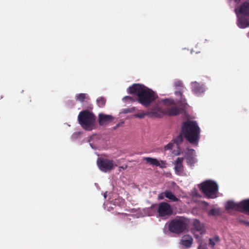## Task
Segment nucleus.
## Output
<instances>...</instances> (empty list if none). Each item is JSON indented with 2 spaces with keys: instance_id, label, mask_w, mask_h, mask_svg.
Here are the masks:
<instances>
[{
  "instance_id": "nucleus-21",
  "label": "nucleus",
  "mask_w": 249,
  "mask_h": 249,
  "mask_svg": "<svg viewBox=\"0 0 249 249\" xmlns=\"http://www.w3.org/2000/svg\"><path fill=\"white\" fill-rule=\"evenodd\" d=\"M165 197L173 202H177L179 199L177 198L170 191L166 190L165 191Z\"/></svg>"
},
{
  "instance_id": "nucleus-34",
  "label": "nucleus",
  "mask_w": 249,
  "mask_h": 249,
  "mask_svg": "<svg viewBox=\"0 0 249 249\" xmlns=\"http://www.w3.org/2000/svg\"><path fill=\"white\" fill-rule=\"evenodd\" d=\"M189 153L191 154L192 155L195 153V150L194 149H191L189 150Z\"/></svg>"
},
{
  "instance_id": "nucleus-27",
  "label": "nucleus",
  "mask_w": 249,
  "mask_h": 249,
  "mask_svg": "<svg viewBox=\"0 0 249 249\" xmlns=\"http://www.w3.org/2000/svg\"><path fill=\"white\" fill-rule=\"evenodd\" d=\"M187 162L188 163H190L191 164H194L195 163V159L193 157H189L187 158Z\"/></svg>"
},
{
  "instance_id": "nucleus-26",
  "label": "nucleus",
  "mask_w": 249,
  "mask_h": 249,
  "mask_svg": "<svg viewBox=\"0 0 249 249\" xmlns=\"http://www.w3.org/2000/svg\"><path fill=\"white\" fill-rule=\"evenodd\" d=\"M160 103H162L164 105H172L174 104L173 100L166 99L160 101Z\"/></svg>"
},
{
  "instance_id": "nucleus-6",
  "label": "nucleus",
  "mask_w": 249,
  "mask_h": 249,
  "mask_svg": "<svg viewBox=\"0 0 249 249\" xmlns=\"http://www.w3.org/2000/svg\"><path fill=\"white\" fill-rule=\"evenodd\" d=\"M156 113L158 114L157 118H160L164 115L174 116L180 113L179 108L176 106L160 107L159 105L156 106Z\"/></svg>"
},
{
  "instance_id": "nucleus-1",
  "label": "nucleus",
  "mask_w": 249,
  "mask_h": 249,
  "mask_svg": "<svg viewBox=\"0 0 249 249\" xmlns=\"http://www.w3.org/2000/svg\"><path fill=\"white\" fill-rule=\"evenodd\" d=\"M127 92L136 95L138 102L145 107H148L157 98V95L152 89L139 84L129 87Z\"/></svg>"
},
{
  "instance_id": "nucleus-29",
  "label": "nucleus",
  "mask_w": 249,
  "mask_h": 249,
  "mask_svg": "<svg viewBox=\"0 0 249 249\" xmlns=\"http://www.w3.org/2000/svg\"><path fill=\"white\" fill-rule=\"evenodd\" d=\"M164 197H165V192H162L159 195L158 199L159 200L163 199Z\"/></svg>"
},
{
  "instance_id": "nucleus-3",
  "label": "nucleus",
  "mask_w": 249,
  "mask_h": 249,
  "mask_svg": "<svg viewBox=\"0 0 249 249\" xmlns=\"http://www.w3.org/2000/svg\"><path fill=\"white\" fill-rule=\"evenodd\" d=\"M96 116L88 110L81 111L78 116L79 124L86 130L90 131L93 129L95 123Z\"/></svg>"
},
{
  "instance_id": "nucleus-2",
  "label": "nucleus",
  "mask_w": 249,
  "mask_h": 249,
  "mask_svg": "<svg viewBox=\"0 0 249 249\" xmlns=\"http://www.w3.org/2000/svg\"><path fill=\"white\" fill-rule=\"evenodd\" d=\"M181 132L190 143L196 145L198 144L200 130L196 122L187 121L184 122L181 126Z\"/></svg>"
},
{
  "instance_id": "nucleus-31",
  "label": "nucleus",
  "mask_w": 249,
  "mask_h": 249,
  "mask_svg": "<svg viewBox=\"0 0 249 249\" xmlns=\"http://www.w3.org/2000/svg\"><path fill=\"white\" fill-rule=\"evenodd\" d=\"M135 110L134 107L127 108L124 110V113L132 112Z\"/></svg>"
},
{
  "instance_id": "nucleus-19",
  "label": "nucleus",
  "mask_w": 249,
  "mask_h": 249,
  "mask_svg": "<svg viewBox=\"0 0 249 249\" xmlns=\"http://www.w3.org/2000/svg\"><path fill=\"white\" fill-rule=\"evenodd\" d=\"M239 206L241 208V212L249 213V199H245L240 201Z\"/></svg>"
},
{
  "instance_id": "nucleus-10",
  "label": "nucleus",
  "mask_w": 249,
  "mask_h": 249,
  "mask_svg": "<svg viewBox=\"0 0 249 249\" xmlns=\"http://www.w3.org/2000/svg\"><path fill=\"white\" fill-rule=\"evenodd\" d=\"M158 114L156 113V106L150 108L147 112H144L143 111H142L140 113H136L134 115V117L135 118H143L145 116H148L150 117H155L157 118V116H158Z\"/></svg>"
},
{
  "instance_id": "nucleus-30",
  "label": "nucleus",
  "mask_w": 249,
  "mask_h": 249,
  "mask_svg": "<svg viewBox=\"0 0 249 249\" xmlns=\"http://www.w3.org/2000/svg\"><path fill=\"white\" fill-rule=\"evenodd\" d=\"M215 244V242L214 241V239L213 238L209 239V245L212 247H213Z\"/></svg>"
},
{
  "instance_id": "nucleus-15",
  "label": "nucleus",
  "mask_w": 249,
  "mask_h": 249,
  "mask_svg": "<svg viewBox=\"0 0 249 249\" xmlns=\"http://www.w3.org/2000/svg\"><path fill=\"white\" fill-rule=\"evenodd\" d=\"M183 158L178 157L175 163V170L177 174L179 175L182 173L183 170V166L182 162Z\"/></svg>"
},
{
  "instance_id": "nucleus-13",
  "label": "nucleus",
  "mask_w": 249,
  "mask_h": 249,
  "mask_svg": "<svg viewBox=\"0 0 249 249\" xmlns=\"http://www.w3.org/2000/svg\"><path fill=\"white\" fill-rule=\"evenodd\" d=\"M113 119L114 117L110 115L104 114H99V124L100 125H105L111 122Z\"/></svg>"
},
{
  "instance_id": "nucleus-25",
  "label": "nucleus",
  "mask_w": 249,
  "mask_h": 249,
  "mask_svg": "<svg viewBox=\"0 0 249 249\" xmlns=\"http://www.w3.org/2000/svg\"><path fill=\"white\" fill-rule=\"evenodd\" d=\"M97 103L100 107H103L106 103V100L104 97H101L97 99Z\"/></svg>"
},
{
  "instance_id": "nucleus-18",
  "label": "nucleus",
  "mask_w": 249,
  "mask_h": 249,
  "mask_svg": "<svg viewBox=\"0 0 249 249\" xmlns=\"http://www.w3.org/2000/svg\"><path fill=\"white\" fill-rule=\"evenodd\" d=\"M193 238L189 235H184L182 236L181 243L182 245L186 248H190L193 243Z\"/></svg>"
},
{
  "instance_id": "nucleus-9",
  "label": "nucleus",
  "mask_w": 249,
  "mask_h": 249,
  "mask_svg": "<svg viewBox=\"0 0 249 249\" xmlns=\"http://www.w3.org/2000/svg\"><path fill=\"white\" fill-rule=\"evenodd\" d=\"M174 85L176 89L175 94L176 96L179 97V103L183 105H186V100L182 94L184 89H186L184 87L183 83L181 81L178 80L174 82Z\"/></svg>"
},
{
  "instance_id": "nucleus-28",
  "label": "nucleus",
  "mask_w": 249,
  "mask_h": 249,
  "mask_svg": "<svg viewBox=\"0 0 249 249\" xmlns=\"http://www.w3.org/2000/svg\"><path fill=\"white\" fill-rule=\"evenodd\" d=\"M174 144L172 143H169L164 146L165 150H171L173 148Z\"/></svg>"
},
{
  "instance_id": "nucleus-35",
  "label": "nucleus",
  "mask_w": 249,
  "mask_h": 249,
  "mask_svg": "<svg viewBox=\"0 0 249 249\" xmlns=\"http://www.w3.org/2000/svg\"><path fill=\"white\" fill-rule=\"evenodd\" d=\"M234 1L236 3L239 2L241 0H234Z\"/></svg>"
},
{
  "instance_id": "nucleus-32",
  "label": "nucleus",
  "mask_w": 249,
  "mask_h": 249,
  "mask_svg": "<svg viewBox=\"0 0 249 249\" xmlns=\"http://www.w3.org/2000/svg\"><path fill=\"white\" fill-rule=\"evenodd\" d=\"M123 99L125 100H130V101H134V99H133V98L132 97L129 96H125L123 98Z\"/></svg>"
},
{
  "instance_id": "nucleus-16",
  "label": "nucleus",
  "mask_w": 249,
  "mask_h": 249,
  "mask_svg": "<svg viewBox=\"0 0 249 249\" xmlns=\"http://www.w3.org/2000/svg\"><path fill=\"white\" fill-rule=\"evenodd\" d=\"M242 16L239 17L237 25L240 28H246L249 27V17Z\"/></svg>"
},
{
  "instance_id": "nucleus-11",
  "label": "nucleus",
  "mask_w": 249,
  "mask_h": 249,
  "mask_svg": "<svg viewBox=\"0 0 249 249\" xmlns=\"http://www.w3.org/2000/svg\"><path fill=\"white\" fill-rule=\"evenodd\" d=\"M192 89L193 92L197 96L200 95L205 91L204 86L196 82L192 83Z\"/></svg>"
},
{
  "instance_id": "nucleus-17",
  "label": "nucleus",
  "mask_w": 249,
  "mask_h": 249,
  "mask_svg": "<svg viewBox=\"0 0 249 249\" xmlns=\"http://www.w3.org/2000/svg\"><path fill=\"white\" fill-rule=\"evenodd\" d=\"M240 202L238 203H235L234 201L229 200L227 202L225 205V209L227 210H235L241 212V208L240 207Z\"/></svg>"
},
{
  "instance_id": "nucleus-37",
  "label": "nucleus",
  "mask_w": 249,
  "mask_h": 249,
  "mask_svg": "<svg viewBox=\"0 0 249 249\" xmlns=\"http://www.w3.org/2000/svg\"><path fill=\"white\" fill-rule=\"evenodd\" d=\"M104 196H105V197L106 198V195H104Z\"/></svg>"
},
{
  "instance_id": "nucleus-36",
  "label": "nucleus",
  "mask_w": 249,
  "mask_h": 249,
  "mask_svg": "<svg viewBox=\"0 0 249 249\" xmlns=\"http://www.w3.org/2000/svg\"><path fill=\"white\" fill-rule=\"evenodd\" d=\"M248 36L249 37V32L248 34Z\"/></svg>"
},
{
  "instance_id": "nucleus-7",
  "label": "nucleus",
  "mask_w": 249,
  "mask_h": 249,
  "mask_svg": "<svg viewBox=\"0 0 249 249\" xmlns=\"http://www.w3.org/2000/svg\"><path fill=\"white\" fill-rule=\"evenodd\" d=\"M97 164L99 169L105 173L110 172L117 166L113 160L104 158H98Z\"/></svg>"
},
{
  "instance_id": "nucleus-12",
  "label": "nucleus",
  "mask_w": 249,
  "mask_h": 249,
  "mask_svg": "<svg viewBox=\"0 0 249 249\" xmlns=\"http://www.w3.org/2000/svg\"><path fill=\"white\" fill-rule=\"evenodd\" d=\"M236 14H240L243 16L249 17V2L245 1L240 6Z\"/></svg>"
},
{
  "instance_id": "nucleus-14",
  "label": "nucleus",
  "mask_w": 249,
  "mask_h": 249,
  "mask_svg": "<svg viewBox=\"0 0 249 249\" xmlns=\"http://www.w3.org/2000/svg\"><path fill=\"white\" fill-rule=\"evenodd\" d=\"M147 163H149L151 165L156 166H159L161 168L165 167V162L161 161V164H160V161L156 159L150 158V157H145L143 158Z\"/></svg>"
},
{
  "instance_id": "nucleus-5",
  "label": "nucleus",
  "mask_w": 249,
  "mask_h": 249,
  "mask_svg": "<svg viewBox=\"0 0 249 249\" xmlns=\"http://www.w3.org/2000/svg\"><path fill=\"white\" fill-rule=\"evenodd\" d=\"M187 228L186 220L183 217H177L171 221L168 225V230L175 233L183 232Z\"/></svg>"
},
{
  "instance_id": "nucleus-4",
  "label": "nucleus",
  "mask_w": 249,
  "mask_h": 249,
  "mask_svg": "<svg viewBox=\"0 0 249 249\" xmlns=\"http://www.w3.org/2000/svg\"><path fill=\"white\" fill-rule=\"evenodd\" d=\"M199 188L208 198L213 199L217 197L218 186L215 181L206 180L201 183Z\"/></svg>"
},
{
  "instance_id": "nucleus-33",
  "label": "nucleus",
  "mask_w": 249,
  "mask_h": 249,
  "mask_svg": "<svg viewBox=\"0 0 249 249\" xmlns=\"http://www.w3.org/2000/svg\"><path fill=\"white\" fill-rule=\"evenodd\" d=\"M213 239H214V241L215 242H218L219 240V238L218 236L214 237L213 238Z\"/></svg>"
},
{
  "instance_id": "nucleus-22",
  "label": "nucleus",
  "mask_w": 249,
  "mask_h": 249,
  "mask_svg": "<svg viewBox=\"0 0 249 249\" xmlns=\"http://www.w3.org/2000/svg\"><path fill=\"white\" fill-rule=\"evenodd\" d=\"M76 99L80 102H83L85 100H89V96L86 93H80L76 95Z\"/></svg>"
},
{
  "instance_id": "nucleus-8",
  "label": "nucleus",
  "mask_w": 249,
  "mask_h": 249,
  "mask_svg": "<svg viewBox=\"0 0 249 249\" xmlns=\"http://www.w3.org/2000/svg\"><path fill=\"white\" fill-rule=\"evenodd\" d=\"M159 217H168L173 214V211L171 205L167 202H162L159 203L157 209Z\"/></svg>"
},
{
  "instance_id": "nucleus-23",
  "label": "nucleus",
  "mask_w": 249,
  "mask_h": 249,
  "mask_svg": "<svg viewBox=\"0 0 249 249\" xmlns=\"http://www.w3.org/2000/svg\"><path fill=\"white\" fill-rule=\"evenodd\" d=\"M183 134L182 133L181 131L180 134L174 139V142L176 143L177 145L180 144L183 142Z\"/></svg>"
},
{
  "instance_id": "nucleus-24",
  "label": "nucleus",
  "mask_w": 249,
  "mask_h": 249,
  "mask_svg": "<svg viewBox=\"0 0 249 249\" xmlns=\"http://www.w3.org/2000/svg\"><path fill=\"white\" fill-rule=\"evenodd\" d=\"M208 213L209 215L217 216L220 215V210L218 209H212Z\"/></svg>"
},
{
  "instance_id": "nucleus-20",
  "label": "nucleus",
  "mask_w": 249,
  "mask_h": 249,
  "mask_svg": "<svg viewBox=\"0 0 249 249\" xmlns=\"http://www.w3.org/2000/svg\"><path fill=\"white\" fill-rule=\"evenodd\" d=\"M193 226L194 228L198 231L202 232L204 231L203 225L197 219L194 220Z\"/></svg>"
}]
</instances>
